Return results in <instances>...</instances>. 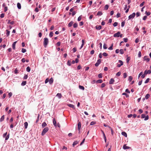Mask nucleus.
I'll use <instances>...</instances> for the list:
<instances>
[{"instance_id":"obj_1","label":"nucleus","mask_w":151,"mask_h":151,"mask_svg":"<svg viewBox=\"0 0 151 151\" xmlns=\"http://www.w3.org/2000/svg\"><path fill=\"white\" fill-rule=\"evenodd\" d=\"M43 45L45 47H46L48 43V39L47 38H45L44 39Z\"/></svg>"},{"instance_id":"obj_2","label":"nucleus","mask_w":151,"mask_h":151,"mask_svg":"<svg viewBox=\"0 0 151 151\" xmlns=\"http://www.w3.org/2000/svg\"><path fill=\"white\" fill-rule=\"evenodd\" d=\"M49 130L48 128L47 127H46L43 129L41 133V134L42 136L44 135Z\"/></svg>"},{"instance_id":"obj_3","label":"nucleus","mask_w":151,"mask_h":151,"mask_svg":"<svg viewBox=\"0 0 151 151\" xmlns=\"http://www.w3.org/2000/svg\"><path fill=\"white\" fill-rule=\"evenodd\" d=\"M141 118L142 119L145 118L144 119V120L145 121H146L148 119L149 116L148 115L146 116L145 114H142L141 115Z\"/></svg>"},{"instance_id":"obj_4","label":"nucleus","mask_w":151,"mask_h":151,"mask_svg":"<svg viewBox=\"0 0 151 151\" xmlns=\"http://www.w3.org/2000/svg\"><path fill=\"white\" fill-rule=\"evenodd\" d=\"M135 13L134 12L132 14L130 15L128 17L129 19H133L135 17Z\"/></svg>"},{"instance_id":"obj_5","label":"nucleus","mask_w":151,"mask_h":151,"mask_svg":"<svg viewBox=\"0 0 151 151\" xmlns=\"http://www.w3.org/2000/svg\"><path fill=\"white\" fill-rule=\"evenodd\" d=\"M120 34V32H118L117 33L114 34V35L113 36L114 37H119Z\"/></svg>"},{"instance_id":"obj_6","label":"nucleus","mask_w":151,"mask_h":151,"mask_svg":"<svg viewBox=\"0 0 151 151\" xmlns=\"http://www.w3.org/2000/svg\"><path fill=\"white\" fill-rule=\"evenodd\" d=\"M101 63V60L100 59H98L97 62L95 63V66L96 67H98L99 64Z\"/></svg>"},{"instance_id":"obj_7","label":"nucleus","mask_w":151,"mask_h":151,"mask_svg":"<svg viewBox=\"0 0 151 151\" xmlns=\"http://www.w3.org/2000/svg\"><path fill=\"white\" fill-rule=\"evenodd\" d=\"M101 132H102V134H103L105 142H106V136L105 135V134L104 131L103 130H101Z\"/></svg>"},{"instance_id":"obj_8","label":"nucleus","mask_w":151,"mask_h":151,"mask_svg":"<svg viewBox=\"0 0 151 151\" xmlns=\"http://www.w3.org/2000/svg\"><path fill=\"white\" fill-rule=\"evenodd\" d=\"M144 73H145V74L146 75L147 74H150L151 73V70H146L145 71Z\"/></svg>"},{"instance_id":"obj_9","label":"nucleus","mask_w":151,"mask_h":151,"mask_svg":"<svg viewBox=\"0 0 151 151\" xmlns=\"http://www.w3.org/2000/svg\"><path fill=\"white\" fill-rule=\"evenodd\" d=\"M144 60H146L147 62H148L150 59L149 58H148V56H145L144 58Z\"/></svg>"},{"instance_id":"obj_10","label":"nucleus","mask_w":151,"mask_h":151,"mask_svg":"<svg viewBox=\"0 0 151 151\" xmlns=\"http://www.w3.org/2000/svg\"><path fill=\"white\" fill-rule=\"evenodd\" d=\"M123 148L124 150H126V149H130V147H129L127 146L126 144H124L123 146Z\"/></svg>"},{"instance_id":"obj_11","label":"nucleus","mask_w":151,"mask_h":151,"mask_svg":"<svg viewBox=\"0 0 151 151\" xmlns=\"http://www.w3.org/2000/svg\"><path fill=\"white\" fill-rule=\"evenodd\" d=\"M53 125H54L56 127L57 126V123L56 122L55 120V118H53Z\"/></svg>"},{"instance_id":"obj_12","label":"nucleus","mask_w":151,"mask_h":151,"mask_svg":"<svg viewBox=\"0 0 151 151\" xmlns=\"http://www.w3.org/2000/svg\"><path fill=\"white\" fill-rule=\"evenodd\" d=\"M81 123L79 122L78 124V130H81Z\"/></svg>"},{"instance_id":"obj_13","label":"nucleus","mask_w":151,"mask_h":151,"mask_svg":"<svg viewBox=\"0 0 151 151\" xmlns=\"http://www.w3.org/2000/svg\"><path fill=\"white\" fill-rule=\"evenodd\" d=\"M114 82V80L113 78H111L109 82V84H113Z\"/></svg>"},{"instance_id":"obj_14","label":"nucleus","mask_w":151,"mask_h":151,"mask_svg":"<svg viewBox=\"0 0 151 151\" xmlns=\"http://www.w3.org/2000/svg\"><path fill=\"white\" fill-rule=\"evenodd\" d=\"M53 79L52 78H51L49 80V82L50 84H52L53 82Z\"/></svg>"},{"instance_id":"obj_15","label":"nucleus","mask_w":151,"mask_h":151,"mask_svg":"<svg viewBox=\"0 0 151 151\" xmlns=\"http://www.w3.org/2000/svg\"><path fill=\"white\" fill-rule=\"evenodd\" d=\"M96 29L98 30L101 29V25H97L96 26Z\"/></svg>"},{"instance_id":"obj_16","label":"nucleus","mask_w":151,"mask_h":151,"mask_svg":"<svg viewBox=\"0 0 151 151\" xmlns=\"http://www.w3.org/2000/svg\"><path fill=\"white\" fill-rule=\"evenodd\" d=\"M17 43V41L14 42L12 45V47L13 49L14 50L15 49V45Z\"/></svg>"},{"instance_id":"obj_17","label":"nucleus","mask_w":151,"mask_h":151,"mask_svg":"<svg viewBox=\"0 0 151 151\" xmlns=\"http://www.w3.org/2000/svg\"><path fill=\"white\" fill-rule=\"evenodd\" d=\"M56 96L58 97L59 99H61L62 97V95L61 93H58L56 95Z\"/></svg>"},{"instance_id":"obj_18","label":"nucleus","mask_w":151,"mask_h":151,"mask_svg":"<svg viewBox=\"0 0 151 151\" xmlns=\"http://www.w3.org/2000/svg\"><path fill=\"white\" fill-rule=\"evenodd\" d=\"M78 142L77 141H74L73 144V145H72L74 147L75 146V145H77V144H78Z\"/></svg>"},{"instance_id":"obj_19","label":"nucleus","mask_w":151,"mask_h":151,"mask_svg":"<svg viewBox=\"0 0 151 151\" xmlns=\"http://www.w3.org/2000/svg\"><path fill=\"white\" fill-rule=\"evenodd\" d=\"M125 137H127V136L126 133L124 132H122L121 133Z\"/></svg>"},{"instance_id":"obj_20","label":"nucleus","mask_w":151,"mask_h":151,"mask_svg":"<svg viewBox=\"0 0 151 151\" xmlns=\"http://www.w3.org/2000/svg\"><path fill=\"white\" fill-rule=\"evenodd\" d=\"M84 41L83 40H82V44L81 46L80 49H81L83 47V45H84Z\"/></svg>"},{"instance_id":"obj_21","label":"nucleus","mask_w":151,"mask_h":151,"mask_svg":"<svg viewBox=\"0 0 151 151\" xmlns=\"http://www.w3.org/2000/svg\"><path fill=\"white\" fill-rule=\"evenodd\" d=\"M73 21H72L70 22L68 24V27H70L71 26H72V24H73Z\"/></svg>"},{"instance_id":"obj_22","label":"nucleus","mask_w":151,"mask_h":151,"mask_svg":"<svg viewBox=\"0 0 151 151\" xmlns=\"http://www.w3.org/2000/svg\"><path fill=\"white\" fill-rule=\"evenodd\" d=\"M68 106H69V107L72 108H75L74 106L71 104H68Z\"/></svg>"},{"instance_id":"obj_23","label":"nucleus","mask_w":151,"mask_h":151,"mask_svg":"<svg viewBox=\"0 0 151 151\" xmlns=\"http://www.w3.org/2000/svg\"><path fill=\"white\" fill-rule=\"evenodd\" d=\"M17 7L18 9H21V5L20 3H18L17 4Z\"/></svg>"},{"instance_id":"obj_24","label":"nucleus","mask_w":151,"mask_h":151,"mask_svg":"<svg viewBox=\"0 0 151 151\" xmlns=\"http://www.w3.org/2000/svg\"><path fill=\"white\" fill-rule=\"evenodd\" d=\"M24 127L25 129H27V126H28V125L27 122H25L24 123Z\"/></svg>"},{"instance_id":"obj_25","label":"nucleus","mask_w":151,"mask_h":151,"mask_svg":"<svg viewBox=\"0 0 151 151\" xmlns=\"http://www.w3.org/2000/svg\"><path fill=\"white\" fill-rule=\"evenodd\" d=\"M47 125V124L45 122H43L42 124V128H44Z\"/></svg>"},{"instance_id":"obj_26","label":"nucleus","mask_w":151,"mask_h":151,"mask_svg":"<svg viewBox=\"0 0 151 151\" xmlns=\"http://www.w3.org/2000/svg\"><path fill=\"white\" fill-rule=\"evenodd\" d=\"M103 81L101 79H99L96 82L98 83H101Z\"/></svg>"},{"instance_id":"obj_27","label":"nucleus","mask_w":151,"mask_h":151,"mask_svg":"<svg viewBox=\"0 0 151 151\" xmlns=\"http://www.w3.org/2000/svg\"><path fill=\"white\" fill-rule=\"evenodd\" d=\"M113 43L112 44L111 46L108 48V49L110 50H113Z\"/></svg>"},{"instance_id":"obj_28","label":"nucleus","mask_w":151,"mask_h":151,"mask_svg":"<svg viewBox=\"0 0 151 151\" xmlns=\"http://www.w3.org/2000/svg\"><path fill=\"white\" fill-rule=\"evenodd\" d=\"M150 95L149 94H146L145 97V98L146 99H148V98L150 97Z\"/></svg>"},{"instance_id":"obj_29","label":"nucleus","mask_w":151,"mask_h":151,"mask_svg":"<svg viewBox=\"0 0 151 151\" xmlns=\"http://www.w3.org/2000/svg\"><path fill=\"white\" fill-rule=\"evenodd\" d=\"M109 6L108 4L106 5L104 7V9L105 10H107L109 8Z\"/></svg>"},{"instance_id":"obj_30","label":"nucleus","mask_w":151,"mask_h":151,"mask_svg":"<svg viewBox=\"0 0 151 151\" xmlns=\"http://www.w3.org/2000/svg\"><path fill=\"white\" fill-rule=\"evenodd\" d=\"M26 82H27L26 81H22L21 84V85L22 86H24L26 84Z\"/></svg>"},{"instance_id":"obj_31","label":"nucleus","mask_w":151,"mask_h":151,"mask_svg":"<svg viewBox=\"0 0 151 151\" xmlns=\"http://www.w3.org/2000/svg\"><path fill=\"white\" fill-rule=\"evenodd\" d=\"M79 87L80 89L82 90H84V88L83 86L79 85Z\"/></svg>"},{"instance_id":"obj_32","label":"nucleus","mask_w":151,"mask_h":151,"mask_svg":"<svg viewBox=\"0 0 151 151\" xmlns=\"http://www.w3.org/2000/svg\"><path fill=\"white\" fill-rule=\"evenodd\" d=\"M30 68L28 66L26 68V70L27 72H29L30 71Z\"/></svg>"},{"instance_id":"obj_33","label":"nucleus","mask_w":151,"mask_h":151,"mask_svg":"<svg viewBox=\"0 0 151 151\" xmlns=\"http://www.w3.org/2000/svg\"><path fill=\"white\" fill-rule=\"evenodd\" d=\"M53 32H50V33L49 34V36L50 37H52L53 36Z\"/></svg>"},{"instance_id":"obj_34","label":"nucleus","mask_w":151,"mask_h":151,"mask_svg":"<svg viewBox=\"0 0 151 151\" xmlns=\"http://www.w3.org/2000/svg\"><path fill=\"white\" fill-rule=\"evenodd\" d=\"M6 35L7 36H8L10 34V31H9L8 29L6 30Z\"/></svg>"},{"instance_id":"obj_35","label":"nucleus","mask_w":151,"mask_h":151,"mask_svg":"<svg viewBox=\"0 0 151 151\" xmlns=\"http://www.w3.org/2000/svg\"><path fill=\"white\" fill-rule=\"evenodd\" d=\"M102 14V13L101 12L99 11L97 12V15L98 16H101Z\"/></svg>"},{"instance_id":"obj_36","label":"nucleus","mask_w":151,"mask_h":151,"mask_svg":"<svg viewBox=\"0 0 151 151\" xmlns=\"http://www.w3.org/2000/svg\"><path fill=\"white\" fill-rule=\"evenodd\" d=\"M4 115H3V116H1V118L0 119V122H1L2 121H3L4 120Z\"/></svg>"},{"instance_id":"obj_37","label":"nucleus","mask_w":151,"mask_h":151,"mask_svg":"<svg viewBox=\"0 0 151 151\" xmlns=\"http://www.w3.org/2000/svg\"><path fill=\"white\" fill-rule=\"evenodd\" d=\"M119 51H120V53L121 54H124V50L123 49H121L120 50H119Z\"/></svg>"},{"instance_id":"obj_38","label":"nucleus","mask_w":151,"mask_h":151,"mask_svg":"<svg viewBox=\"0 0 151 151\" xmlns=\"http://www.w3.org/2000/svg\"><path fill=\"white\" fill-rule=\"evenodd\" d=\"M122 95H125L127 98H128L129 97V95L125 93H123Z\"/></svg>"},{"instance_id":"obj_39","label":"nucleus","mask_w":151,"mask_h":151,"mask_svg":"<svg viewBox=\"0 0 151 151\" xmlns=\"http://www.w3.org/2000/svg\"><path fill=\"white\" fill-rule=\"evenodd\" d=\"M108 128L111 129V134L112 135H113L114 134V131L113 129H112V128L110 127H108Z\"/></svg>"},{"instance_id":"obj_40","label":"nucleus","mask_w":151,"mask_h":151,"mask_svg":"<svg viewBox=\"0 0 151 151\" xmlns=\"http://www.w3.org/2000/svg\"><path fill=\"white\" fill-rule=\"evenodd\" d=\"M9 134L6 137V138H5V140H8L9 138Z\"/></svg>"},{"instance_id":"obj_41","label":"nucleus","mask_w":151,"mask_h":151,"mask_svg":"<svg viewBox=\"0 0 151 151\" xmlns=\"http://www.w3.org/2000/svg\"><path fill=\"white\" fill-rule=\"evenodd\" d=\"M73 27L74 28H76L78 27V24L77 23H75L73 24Z\"/></svg>"},{"instance_id":"obj_42","label":"nucleus","mask_w":151,"mask_h":151,"mask_svg":"<svg viewBox=\"0 0 151 151\" xmlns=\"http://www.w3.org/2000/svg\"><path fill=\"white\" fill-rule=\"evenodd\" d=\"M67 65L68 66H70L71 65V61L70 60H68L67 62Z\"/></svg>"},{"instance_id":"obj_43","label":"nucleus","mask_w":151,"mask_h":151,"mask_svg":"<svg viewBox=\"0 0 151 151\" xmlns=\"http://www.w3.org/2000/svg\"><path fill=\"white\" fill-rule=\"evenodd\" d=\"M98 77L99 78H102V74L101 73H100L98 75Z\"/></svg>"},{"instance_id":"obj_44","label":"nucleus","mask_w":151,"mask_h":151,"mask_svg":"<svg viewBox=\"0 0 151 151\" xmlns=\"http://www.w3.org/2000/svg\"><path fill=\"white\" fill-rule=\"evenodd\" d=\"M96 124V122H95L92 121L91 122L90 124L91 125H93Z\"/></svg>"},{"instance_id":"obj_45","label":"nucleus","mask_w":151,"mask_h":151,"mask_svg":"<svg viewBox=\"0 0 151 151\" xmlns=\"http://www.w3.org/2000/svg\"><path fill=\"white\" fill-rule=\"evenodd\" d=\"M132 79V76H129V78L128 80L130 82Z\"/></svg>"},{"instance_id":"obj_46","label":"nucleus","mask_w":151,"mask_h":151,"mask_svg":"<svg viewBox=\"0 0 151 151\" xmlns=\"http://www.w3.org/2000/svg\"><path fill=\"white\" fill-rule=\"evenodd\" d=\"M130 58L129 57H128V58H127L126 59V61H127V63H129V61L130 60Z\"/></svg>"},{"instance_id":"obj_47","label":"nucleus","mask_w":151,"mask_h":151,"mask_svg":"<svg viewBox=\"0 0 151 151\" xmlns=\"http://www.w3.org/2000/svg\"><path fill=\"white\" fill-rule=\"evenodd\" d=\"M102 55L104 56H105V57H106L108 56V54L106 53V52H104L103 54H102Z\"/></svg>"},{"instance_id":"obj_48","label":"nucleus","mask_w":151,"mask_h":151,"mask_svg":"<svg viewBox=\"0 0 151 151\" xmlns=\"http://www.w3.org/2000/svg\"><path fill=\"white\" fill-rule=\"evenodd\" d=\"M26 50L24 48H23L22 49V53L25 52H26Z\"/></svg>"},{"instance_id":"obj_49","label":"nucleus","mask_w":151,"mask_h":151,"mask_svg":"<svg viewBox=\"0 0 151 151\" xmlns=\"http://www.w3.org/2000/svg\"><path fill=\"white\" fill-rule=\"evenodd\" d=\"M149 80H150L149 78H147L146 80V81H145V83H148L149 82Z\"/></svg>"},{"instance_id":"obj_50","label":"nucleus","mask_w":151,"mask_h":151,"mask_svg":"<svg viewBox=\"0 0 151 151\" xmlns=\"http://www.w3.org/2000/svg\"><path fill=\"white\" fill-rule=\"evenodd\" d=\"M28 77V76L26 74H25L23 78L24 79H26Z\"/></svg>"},{"instance_id":"obj_51","label":"nucleus","mask_w":151,"mask_h":151,"mask_svg":"<svg viewBox=\"0 0 151 151\" xmlns=\"http://www.w3.org/2000/svg\"><path fill=\"white\" fill-rule=\"evenodd\" d=\"M121 73L120 72H119L118 73H117L116 74V76H120L121 75Z\"/></svg>"},{"instance_id":"obj_52","label":"nucleus","mask_w":151,"mask_h":151,"mask_svg":"<svg viewBox=\"0 0 151 151\" xmlns=\"http://www.w3.org/2000/svg\"><path fill=\"white\" fill-rule=\"evenodd\" d=\"M105 86H106V85H105V83H103L101 84V88H104Z\"/></svg>"},{"instance_id":"obj_53","label":"nucleus","mask_w":151,"mask_h":151,"mask_svg":"<svg viewBox=\"0 0 151 151\" xmlns=\"http://www.w3.org/2000/svg\"><path fill=\"white\" fill-rule=\"evenodd\" d=\"M118 62L120 63V64L121 65H123V62L121 60H119L118 61Z\"/></svg>"},{"instance_id":"obj_54","label":"nucleus","mask_w":151,"mask_h":151,"mask_svg":"<svg viewBox=\"0 0 151 151\" xmlns=\"http://www.w3.org/2000/svg\"><path fill=\"white\" fill-rule=\"evenodd\" d=\"M127 74L126 73H124V75H123V77L124 78H126L127 77Z\"/></svg>"},{"instance_id":"obj_55","label":"nucleus","mask_w":151,"mask_h":151,"mask_svg":"<svg viewBox=\"0 0 151 151\" xmlns=\"http://www.w3.org/2000/svg\"><path fill=\"white\" fill-rule=\"evenodd\" d=\"M144 3H145V2L144 1H143L142 3H141L139 5V6L141 7L144 4Z\"/></svg>"},{"instance_id":"obj_56","label":"nucleus","mask_w":151,"mask_h":151,"mask_svg":"<svg viewBox=\"0 0 151 151\" xmlns=\"http://www.w3.org/2000/svg\"><path fill=\"white\" fill-rule=\"evenodd\" d=\"M103 48L104 49H106L107 48V47H106V45L105 44H104V45Z\"/></svg>"},{"instance_id":"obj_57","label":"nucleus","mask_w":151,"mask_h":151,"mask_svg":"<svg viewBox=\"0 0 151 151\" xmlns=\"http://www.w3.org/2000/svg\"><path fill=\"white\" fill-rule=\"evenodd\" d=\"M145 14H147V16H149L150 14L151 13L149 12H147L146 11L145 12Z\"/></svg>"},{"instance_id":"obj_58","label":"nucleus","mask_w":151,"mask_h":151,"mask_svg":"<svg viewBox=\"0 0 151 151\" xmlns=\"http://www.w3.org/2000/svg\"><path fill=\"white\" fill-rule=\"evenodd\" d=\"M18 70H17V68H16L14 71L15 73L17 74L18 73Z\"/></svg>"},{"instance_id":"obj_59","label":"nucleus","mask_w":151,"mask_h":151,"mask_svg":"<svg viewBox=\"0 0 151 151\" xmlns=\"http://www.w3.org/2000/svg\"><path fill=\"white\" fill-rule=\"evenodd\" d=\"M39 9L37 7H36L35 8V11L36 12H39Z\"/></svg>"},{"instance_id":"obj_60","label":"nucleus","mask_w":151,"mask_h":151,"mask_svg":"<svg viewBox=\"0 0 151 151\" xmlns=\"http://www.w3.org/2000/svg\"><path fill=\"white\" fill-rule=\"evenodd\" d=\"M117 24L118 23L117 22H115L114 23L113 25L114 27H116L117 25Z\"/></svg>"},{"instance_id":"obj_61","label":"nucleus","mask_w":151,"mask_h":151,"mask_svg":"<svg viewBox=\"0 0 151 151\" xmlns=\"http://www.w3.org/2000/svg\"><path fill=\"white\" fill-rule=\"evenodd\" d=\"M124 41L125 42H127L128 41V39L127 38H124L123 39Z\"/></svg>"},{"instance_id":"obj_62","label":"nucleus","mask_w":151,"mask_h":151,"mask_svg":"<svg viewBox=\"0 0 151 151\" xmlns=\"http://www.w3.org/2000/svg\"><path fill=\"white\" fill-rule=\"evenodd\" d=\"M137 17H138L140 15V13L139 12H137L136 13Z\"/></svg>"},{"instance_id":"obj_63","label":"nucleus","mask_w":151,"mask_h":151,"mask_svg":"<svg viewBox=\"0 0 151 151\" xmlns=\"http://www.w3.org/2000/svg\"><path fill=\"white\" fill-rule=\"evenodd\" d=\"M125 24V22H122L121 23V26L123 27Z\"/></svg>"},{"instance_id":"obj_64","label":"nucleus","mask_w":151,"mask_h":151,"mask_svg":"<svg viewBox=\"0 0 151 151\" xmlns=\"http://www.w3.org/2000/svg\"><path fill=\"white\" fill-rule=\"evenodd\" d=\"M138 57L140 58L141 57V52L140 51H139L138 52Z\"/></svg>"}]
</instances>
